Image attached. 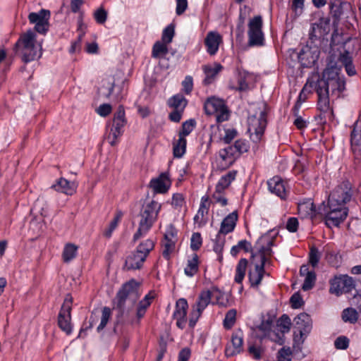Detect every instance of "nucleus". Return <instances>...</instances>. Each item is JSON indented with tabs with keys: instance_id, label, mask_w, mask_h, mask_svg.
Listing matches in <instances>:
<instances>
[{
	"instance_id": "52",
	"label": "nucleus",
	"mask_w": 361,
	"mask_h": 361,
	"mask_svg": "<svg viewBox=\"0 0 361 361\" xmlns=\"http://www.w3.org/2000/svg\"><path fill=\"white\" fill-rule=\"evenodd\" d=\"M292 351L289 347H283L278 352L276 361H291Z\"/></svg>"
},
{
	"instance_id": "42",
	"label": "nucleus",
	"mask_w": 361,
	"mask_h": 361,
	"mask_svg": "<svg viewBox=\"0 0 361 361\" xmlns=\"http://www.w3.org/2000/svg\"><path fill=\"white\" fill-rule=\"evenodd\" d=\"M196 125L195 119H190L182 124V128L178 133V137L185 138L194 129Z\"/></svg>"
},
{
	"instance_id": "59",
	"label": "nucleus",
	"mask_w": 361,
	"mask_h": 361,
	"mask_svg": "<svg viewBox=\"0 0 361 361\" xmlns=\"http://www.w3.org/2000/svg\"><path fill=\"white\" fill-rule=\"evenodd\" d=\"M185 204V199L181 193H176L173 195L171 204L175 208H180Z\"/></svg>"
},
{
	"instance_id": "39",
	"label": "nucleus",
	"mask_w": 361,
	"mask_h": 361,
	"mask_svg": "<svg viewBox=\"0 0 361 361\" xmlns=\"http://www.w3.org/2000/svg\"><path fill=\"white\" fill-rule=\"evenodd\" d=\"M152 299V297L147 295L141 301H140L136 312V317L138 320L142 318L145 314L147 309L151 304Z\"/></svg>"
},
{
	"instance_id": "33",
	"label": "nucleus",
	"mask_w": 361,
	"mask_h": 361,
	"mask_svg": "<svg viewBox=\"0 0 361 361\" xmlns=\"http://www.w3.org/2000/svg\"><path fill=\"white\" fill-rule=\"evenodd\" d=\"M238 171L236 170H231L225 175L222 176L219 180L216 188L225 190L228 188L231 183L235 179Z\"/></svg>"
},
{
	"instance_id": "13",
	"label": "nucleus",
	"mask_w": 361,
	"mask_h": 361,
	"mask_svg": "<svg viewBox=\"0 0 361 361\" xmlns=\"http://www.w3.org/2000/svg\"><path fill=\"white\" fill-rule=\"evenodd\" d=\"M248 37L250 46H260L263 44L264 35L262 30V19L260 16H255L248 23Z\"/></svg>"
},
{
	"instance_id": "61",
	"label": "nucleus",
	"mask_w": 361,
	"mask_h": 361,
	"mask_svg": "<svg viewBox=\"0 0 361 361\" xmlns=\"http://www.w3.org/2000/svg\"><path fill=\"white\" fill-rule=\"evenodd\" d=\"M298 225L299 223L298 219L295 217H290L288 219L286 228L288 231L294 233L297 231Z\"/></svg>"
},
{
	"instance_id": "16",
	"label": "nucleus",
	"mask_w": 361,
	"mask_h": 361,
	"mask_svg": "<svg viewBox=\"0 0 361 361\" xmlns=\"http://www.w3.org/2000/svg\"><path fill=\"white\" fill-rule=\"evenodd\" d=\"M167 104L173 109L169 114V119L171 121L178 123L188 104V100L183 94H177L168 99Z\"/></svg>"
},
{
	"instance_id": "1",
	"label": "nucleus",
	"mask_w": 361,
	"mask_h": 361,
	"mask_svg": "<svg viewBox=\"0 0 361 361\" xmlns=\"http://www.w3.org/2000/svg\"><path fill=\"white\" fill-rule=\"evenodd\" d=\"M353 192L348 180L338 184L330 193L328 204L324 207L326 224L331 227L338 226L348 216L346 203L350 201Z\"/></svg>"
},
{
	"instance_id": "21",
	"label": "nucleus",
	"mask_w": 361,
	"mask_h": 361,
	"mask_svg": "<svg viewBox=\"0 0 361 361\" xmlns=\"http://www.w3.org/2000/svg\"><path fill=\"white\" fill-rule=\"evenodd\" d=\"M243 333L241 329H238L233 333L231 336V344L227 345L225 354L227 357H232L243 350Z\"/></svg>"
},
{
	"instance_id": "35",
	"label": "nucleus",
	"mask_w": 361,
	"mask_h": 361,
	"mask_svg": "<svg viewBox=\"0 0 361 361\" xmlns=\"http://www.w3.org/2000/svg\"><path fill=\"white\" fill-rule=\"evenodd\" d=\"M199 270V257L197 254H193L192 257L188 260L187 265L184 269V273L189 277L193 276Z\"/></svg>"
},
{
	"instance_id": "40",
	"label": "nucleus",
	"mask_w": 361,
	"mask_h": 361,
	"mask_svg": "<svg viewBox=\"0 0 361 361\" xmlns=\"http://www.w3.org/2000/svg\"><path fill=\"white\" fill-rule=\"evenodd\" d=\"M228 147L233 149L232 151L238 158L241 154L247 152L249 149L248 143L243 140H238L235 142L234 145H231Z\"/></svg>"
},
{
	"instance_id": "31",
	"label": "nucleus",
	"mask_w": 361,
	"mask_h": 361,
	"mask_svg": "<svg viewBox=\"0 0 361 361\" xmlns=\"http://www.w3.org/2000/svg\"><path fill=\"white\" fill-rule=\"evenodd\" d=\"M314 90V80L313 79L307 80V82L304 85L302 90H301L298 99L294 106L293 110L294 113L296 114L298 111L300 104L302 102H305L307 99V94L312 92V90Z\"/></svg>"
},
{
	"instance_id": "50",
	"label": "nucleus",
	"mask_w": 361,
	"mask_h": 361,
	"mask_svg": "<svg viewBox=\"0 0 361 361\" xmlns=\"http://www.w3.org/2000/svg\"><path fill=\"white\" fill-rule=\"evenodd\" d=\"M274 319L271 317H269L267 319H263L262 323L258 326V329L266 336L269 333L272 327Z\"/></svg>"
},
{
	"instance_id": "29",
	"label": "nucleus",
	"mask_w": 361,
	"mask_h": 361,
	"mask_svg": "<svg viewBox=\"0 0 361 361\" xmlns=\"http://www.w3.org/2000/svg\"><path fill=\"white\" fill-rule=\"evenodd\" d=\"M170 180L165 173H161L158 178L150 181L149 186L156 193H165L170 188Z\"/></svg>"
},
{
	"instance_id": "63",
	"label": "nucleus",
	"mask_w": 361,
	"mask_h": 361,
	"mask_svg": "<svg viewBox=\"0 0 361 361\" xmlns=\"http://www.w3.org/2000/svg\"><path fill=\"white\" fill-rule=\"evenodd\" d=\"M111 106L109 104H101L97 109V112L101 116L105 117L111 112Z\"/></svg>"
},
{
	"instance_id": "23",
	"label": "nucleus",
	"mask_w": 361,
	"mask_h": 361,
	"mask_svg": "<svg viewBox=\"0 0 361 361\" xmlns=\"http://www.w3.org/2000/svg\"><path fill=\"white\" fill-rule=\"evenodd\" d=\"M331 59H334V60L337 61L338 65L341 66V68L342 66H344L345 71L349 76H353L356 74L355 66L353 64L352 57L348 51L341 54L338 57L331 55L329 56L328 60H331Z\"/></svg>"
},
{
	"instance_id": "10",
	"label": "nucleus",
	"mask_w": 361,
	"mask_h": 361,
	"mask_svg": "<svg viewBox=\"0 0 361 361\" xmlns=\"http://www.w3.org/2000/svg\"><path fill=\"white\" fill-rule=\"evenodd\" d=\"M267 126L266 112L259 111V115H252L248 118V132L250 139L254 142L261 140Z\"/></svg>"
},
{
	"instance_id": "36",
	"label": "nucleus",
	"mask_w": 361,
	"mask_h": 361,
	"mask_svg": "<svg viewBox=\"0 0 361 361\" xmlns=\"http://www.w3.org/2000/svg\"><path fill=\"white\" fill-rule=\"evenodd\" d=\"M298 209L299 214L303 215L304 217L310 216L312 218L315 216L314 203L310 200L298 204Z\"/></svg>"
},
{
	"instance_id": "58",
	"label": "nucleus",
	"mask_w": 361,
	"mask_h": 361,
	"mask_svg": "<svg viewBox=\"0 0 361 361\" xmlns=\"http://www.w3.org/2000/svg\"><path fill=\"white\" fill-rule=\"evenodd\" d=\"M349 345V339L345 336L338 337L334 342V345L337 349L345 350Z\"/></svg>"
},
{
	"instance_id": "20",
	"label": "nucleus",
	"mask_w": 361,
	"mask_h": 361,
	"mask_svg": "<svg viewBox=\"0 0 361 361\" xmlns=\"http://www.w3.org/2000/svg\"><path fill=\"white\" fill-rule=\"evenodd\" d=\"M231 147L221 149L218 152L216 158L217 167L220 170H225L230 167L238 159Z\"/></svg>"
},
{
	"instance_id": "3",
	"label": "nucleus",
	"mask_w": 361,
	"mask_h": 361,
	"mask_svg": "<svg viewBox=\"0 0 361 361\" xmlns=\"http://www.w3.org/2000/svg\"><path fill=\"white\" fill-rule=\"evenodd\" d=\"M341 66L338 65L334 59L328 60L327 65L323 71L322 78L314 80V88L326 91L330 95H335L338 97L341 93L345 90V81L339 77Z\"/></svg>"
},
{
	"instance_id": "43",
	"label": "nucleus",
	"mask_w": 361,
	"mask_h": 361,
	"mask_svg": "<svg viewBox=\"0 0 361 361\" xmlns=\"http://www.w3.org/2000/svg\"><path fill=\"white\" fill-rule=\"evenodd\" d=\"M111 316V310L108 307H104L102 310V317L101 322L99 326H97V331L99 332L104 329L106 326L109 319Z\"/></svg>"
},
{
	"instance_id": "26",
	"label": "nucleus",
	"mask_w": 361,
	"mask_h": 361,
	"mask_svg": "<svg viewBox=\"0 0 361 361\" xmlns=\"http://www.w3.org/2000/svg\"><path fill=\"white\" fill-rule=\"evenodd\" d=\"M238 221V213L234 211L227 215L221 224V227L217 234V238H221V235H226L232 232L236 225Z\"/></svg>"
},
{
	"instance_id": "24",
	"label": "nucleus",
	"mask_w": 361,
	"mask_h": 361,
	"mask_svg": "<svg viewBox=\"0 0 361 361\" xmlns=\"http://www.w3.org/2000/svg\"><path fill=\"white\" fill-rule=\"evenodd\" d=\"M78 185L75 182H71L66 178H59L55 184L51 186L56 192L64 193L67 195H73L75 193Z\"/></svg>"
},
{
	"instance_id": "49",
	"label": "nucleus",
	"mask_w": 361,
	"mask_h": 361,
	"mask_svg": "<svg viewBox=\"0 0 361 361\" xmlns=\"http://www.w3.org/2000/svg\"><path fill=\"white\" fill-rule=\"evenodd\" d=\"M236 310L234 309L230 310L226 314L224 320V326L226 329H231L235 322Z\"/></svg>"
},
{
	"instance_id": "47",
	"label": "nucleus",
	"mask_w": 361,
	"mask_h": 361,
	"mask_svg": "<svg viewBox=\"0 0 361 361\" xmlns=\"http://www.w3.org/2000/svg\"><path fill=\"white\" fill-rule=\"evenodd\" d=\"M277 325L281 328L282 333L288 332L291 326V321L287 314H283L277 322Z\"/></svg>"
},
{
	"instance_id": "57",
	"label": "nucleus",
	"mask_w": 361,
	"mask_h": 361,
	"mask_svg": "<svg viewBox=\"0 0 361 361\" xmlns=\"http://www.w3.org/2000/svg\"><path fill=\"white\" fill-rule=\"evenodd\" d=\"M290 302L291 304V307L294 309L300 308L304 303L299 293H295L290 297Z\"/></svg>"
},
{
	"instance_id": "18",
	"label": "nucleus",
	"mask_w": 361,
	"mask_h": 361,
	"mask_svg": "<svg viewBox=\"0 0 361 361\" xmlns=\"http://www.w3.org/2000/svg\"><path fill=\"white\" fill-rule=\"evenodd\" d=\"M50 12L48 10L41 9L37 13H30L28 19L32 24H35V30L41 34H45L49 26V20Z\"/></svg>"
},
{
	"instance_id": "8",
	"label": "nucleus",
	"mask_w": 361,
	"mask_h": 361,
	"mask_svg": "<svg viewBox=\"0 0 361 361\" xmlns=\"http://www.w3.org/2000/svg\"><path fill=\"white\" fill-rule=\"evenodd\" d=\"M204 109L207 114L215 116L217 123L228 121L231 116V111L224 100L215 97L208 98L206 100Z\"/></svg>"
},
{
	"instance_id": "32",
	"label": "nucleus",
	"mask_w": 361,
	"mask_h": 361,
	"mask_svg": "<svg viewBox=\"0 0 361 361\" xmlns=\"http://www.w3.org/2000/svg\"><path fill=\"white\" fill-rule=\"evenodd\" d=\"M315 92L318 96V109L320 111L326 113L330 109L329 106V95L326 91L319 90L318 88H314Z\"/></svg>"
},
{
	"instance_id": "62",
	"label": "nucleus",
	"mask_w": 361,
	"mask_h": 361,
	"mask_svg": "<svg viewBox=\"0 0 361 361\" xmlns=\"http://www.w3.org/2000/svg\"><path fill=\"white\" fill-rule=\"evenodd\" d=\"M86 27H87V26L84 24V23L82 21V16L81 14L78 20V31L79 32V35H78L79 42H82V39L85 34Z\"/></svg>"
},
{
	"instance_id": "5",
	"label": "nucleus",
	"mask_w": 361,
	"mask_h": 361,
	"mask_svg": "<svg viewBox=\"0 0 361 361\" xmlns=\"http://www.w3.org/2000/svg\"><path fill=\"white\" fill-rule=\"evenodd\" d=\"M35 33L30 30L21 35L15 44V49L25 63L34 61L42 56V47L36 42Z\"/></svg>"
},
{
	"instance_id": "55",
	"label": "nucleus",
	"mask_w": 361,
	"mask_h": 361,
	"mask_svg": "<svg viewBox=\"0 0 361 361\" xmlns=\"http://www.w3.org/2000/svg\"><path fill=\"white\" fill-rule=\"evenodd\" d=\"M247 76H248V74L245 72L239 73V76H238V86L237 87L238 90L245 91L248 89L249 85L246 81Z\"/></svg>"
},
{
	"instance_id": "60",
	"label": "nucleus",
	"mask_w": 361,
	"mask_h": 361,
	"mask_svg": "<svg viewBox=\"0 0 361 361\" xmlns=\"http://www.w3.org/2000/svg\"><path fill=\"white\" fill-rule=\"evenodd\" d=\"M182 86L183 88V91L189 94L193 88V80L192 78L190 75H188L185 78L184 80L182 82Z\"/></svg>"
},
{
	"instance_id": "7",
	"label": "nucleus",
	"mask_w": 361,
	"mask_h": 361,
	"mask_svg": "<svg viewBox=\"0 0 361 361\" xmlns=\"http://www.w3.org/2000/svg\"><path fill=\"white\" fill-rule=\"evenodd\" d=\"M154 247V241L150 239L140 243L136 250L126 257L123 268L126 270L140 269Z\"/></svg>"
},
{
	"instance_id": "53",
	"label": "nucleus",
	"mask_w": 361,
	"mask_h": 361,
	"mask_svg": "<svg viewBox=\"0 0 361 361\" xmlns=\"http://www.w3.org/2000/svg\"><path fill=\"white\" fill-rule=\"evenodd\" d=\"M320 257L321 255L318 249L314 247H311L309 255V262L313 267L317 266Z\"/></svg>"
},
{
	"instance_id": "4",
	"label": "nucleus",
	"mask_w": 361,
	"mask_h": 361,
	"mask_svg": "<svg viewBox=\"0 0 361 361\" xmlns=\"http://www.w3.org/2000/svg\"><path fill=\"white\" fill-rule=\"evenodd\" d=\"M161 208V204L154 200L144 202L140 212L139 226L133 235V241H136L149 231L157 221Z\"/></svg>"
},
{
	"instance_id": "48",
	"label": "nucleus",
	"mask_w": 361,
	"mask_h": 361,
	"mask_svg": "<svg viewBox=\"0 0 361 361\" xmlns=\"http://www.w3.org/2000/svg\"><path fill=\"white\" fill-rule=\"evenodd\" d=\"M316 281V274L314 271H310V274L305 276V281L302 286L303 290H308L313 288Z\"/></svg>"
},
{
	"instance_id": "54",
	"label": "nucleus",
	"mask_w": 361,
	"mask_h": 361,
	"mask_svg": "<svg viewBox=\"0 0 361 361\" xmlns=\"http://www.w3.org/2000/svg\"><path fill=\"white\" fill-rule=\"evenodd\" d=\"M202 244V239L200 233H194L190 239V247L192 250H198Z\"/></svg>"
},
{
	"instance_id": "2",
	"label": "nucleus",
	"mask_w": 361,
	"mask_h": 361,
	"mask_svg": "<svg viewBox=\"0 0 361 361\" xmlns=\"http://www.w3.org/2000/svg\"><path fill=\"white\" fill-rule=\"evenodd\" d=\"M274 245V238L268 235L261 236L255 245L257 250L251 255V264L254 269L248 274L251 286L257 287L261 283L264 274V264L272 254L271 247Z\"/></svg>"
},
{
	"instance_id": "27",
	"label": "nucleus",
	"mask_w": 361,
	"mask_h": 361,
	"mask_svg": "<svg viewBox=\"0 0 361 361\" xmlns=\"http://www.w3.org/2000/svg\"><path fill=\"white\" fill-rule=\"evenodd\" d=\"M268 188L271 193H274L281 199L284 200L287 197V191L282 179L279 176H274L267 182Z\"/></svg>"
},
{
	"instance_id": "17",
	"label": "nucleus",
	"mask_w": 361,
	"mask_h": 361,
	"mask_svg": "<svg viewBox=\"0 0 361 361\" xmlns=\"http://www.w3.org/2000/svg\"><path fill=\"white\" fill-rule=\"evenodd\" d=\"M351 151L355 164L361 161V115L353 125L350 133Z\"/></svg>"
},
{
	"instance_id": "34",
	"label": "nucleus",
	"mask_w": 361,
	"mask_h": 361,
	"mask_svg": "<svg viewBox=\"0 0 361 361\" xmlns=\"http://www.w3.org/2000/svg\"><path fill=\"white\" fill-rule=\"evenodd\" d=\"M168 45L162 41H157L152 47V56L154 59L164 58L169 53Z\"/></svg>"
},
{
	"instance_id": "51",
	"label": "nucleus",
	"mask_w": 361,
	"mask_h": 361,
	"mask_svg": "<svg viewBox=\"0 0 361 361\" xmlns=\"http://www.w3.org/2000/svg\"><path fill=\"white\" fill-rule=\"evenodd\" d=\"M121 216V212H118L114 218V219L111 221L108 228L104 232V235L106 238H110L111 236L112 232L117 227L118 223L120 221Z\"/></svg>"
},
{
	"instance_id": "30",
	"label": "nucleus",
	"mask_w": 361,
	"mask_h": 361,
	"mask_svg": "<svg viewBox=\"0 0 361 361\" xmlns=\"http://www.w3.org/2000/svg\"><path fill=\"white\" fill-rule=\"evenodd\" d=\"M222 66L220 64L214 63V65H204L202 66V70L205 74L204 79V85L211 84L214 80L216 75L221 70Z\"/></svg>"
},
{
	"instance_id": "25",
	"label": "nucleus",
	"mask_w": 361,
	"mask_h": 361,
	"mask_svg": "<svg viewBox=\"0 0 361 361\" xmlns=\"http://www.w3.org/2000/svg\"><path fill=\"white\" fill-rule=\"evenodd\" d=\"M222 42V37L216 32H209L204 39L207 51L210 55H214L219 44Z\"/></svg>"
},
{
	"instance_id": "28",
	"label": "nucleus",
	"mask_w": 361,
	"mask_h": 361,
	"mask_svg": "<svg viewBox=\"0 0 361 361\" xmlns=\"http://www.w3.org/2000/svg\"><path fill=\"white\" fill-rule=\"evenodd\" d=\"M311 36L322 37L327 35L330 31V18L327 17H322L317 23H313L312 26Z\"/></svg>"
},
{
	"instance_id": "6",
	"label": "nucleus",
	"mask_w": 361,
	"mask_h": 361,
	"mask_svg": "<svg viewBox=\"0 0 361 361\" xmlns=\"http://www.w3.org/2000/svg\"><path fill=\"white\" fill-rule=\"evenodd\" d=\"M140 298L138 293V283L131 280L123 285L116 294V307L119 309L121 314H127Z\"/></svg>"
},
{
	"instance_id": "12",
	"label": "nucleus",
	"mask_w": 361,
	"mask_h": 361,
	"mask_svg": "<svg viewBox=\"0 0 361 361\" xmlns=\"http://www.w3.org/2000/svg\"><path fill=\"white\" fill-rule=\"evenodd\" d=\"M355 288L353 279L347 275L336 276L330 281L329 292L338 296Z\"/></svg>"
},
{
	"instance_id": "37",
	"label": "nucleus",
	"mask_w": 361,
	"mask_h": 361,
	"mask_svg": "<svg viewBox=\"0 0 361 361\" xmlns=\"http://www.w3.org/2000/svg\"><path fill=\"white\" fill-rule=\"evenodd\" d=\"M187 140L185 138L178 137L173 144V153L174 157L180 158L185 153Z\"/></svg>"
},
{
	"instance_id": "11",
	"label": "nucleus",
	"mask_w": 361,
	"mask_h": 361,
	"mask_svg": "<svg viewBox=\"0 0 361 361\" xmlns=\"http://www.w3.org/2000/svg\"><path fill=\"white\" fill-rule=\"evenodd\" d=\"M212 295V293L209 290L200 293L196 303L192 307L189 319L190 327L193 328L195 326L203 310L211 302Z\"/></svg>"
},
{
	"instance_id": "9",
	"label": "nucleus",
	"mask_w": 361,
	"mask_h": 361,
	"mask_svg": "<svg viewBox=\"0 0 361 361\" xmlns=\"http://www.w3.org/2000/svg\"><path fill=\"white\" fill-rule=\"evenodd\" d=\"M294 343L301 344L312 329V320L307 313H300L294 319Z\"/></svg>"
},
{
	"instance_id": "15",
	"label": "nucleus",
	"mask_w": 361,
	"mask_h": 361,
	"mask_svg": "<svg viewBox=\"0 0 361 361\" xmlns=\"http://www.w3.org/2000/svg\"><path fill=\"white\" fill-rule=\"evenodd\" d=\"M126 123L124 109L122 106H119L114 114L112 128L107 137L111 145H116L117 138L122 134L121 129L126 125Z\"/></svg>"
},
{
	"instance_id": "56",
	"label": "nucleus",
	"mask_w": 361,
	"mask_h": 361,
	"mask_svg": "<svg viewBox=\"0 0 361 361\" xmlns=\"http://www.w3.org/2000/svg\"><path fill=\"white\" fill-rule=\"evenodd\" d=\"M94 18L97 23L104 24L107 18V12L103 8H99L94 11Z\"/></svg>"
},
{
	"instance_id": "45",
	"label": "nucleus",
	"mask_w": 361,
	"mask_h": 361,
	"mask_svg": "<svg viewBox=\"0 0 361 361\" xmlns=\"http://www.w3.org/2000/svg\"><path fill=\"white\" fill-rule=\"evenodd\" d=\"M342 318L344 322L355 323L358 319L357 312L353 308H346L343 311Z\"/></svg>"
},
{
	"instance_id": "41",
	"label": "nucleus",
	"mask_w": 361,
	"mask_h": 361,
	"mask_svg": "<svg viewBox=\"0 0 361 361\" xmlns=\"http://www.w3.org/2000/svg\"><path fill=\"white\" fill-rule=\"evenodd\" d=\"M78 247L73 244H67L63 252V259L65 262H69L76 256Z\"/></svg>"
},
{
	"instance_id": "46",
	"label": "nucleus",
	"mask_w": 361,
	"mask_h": 361,
	"mask_svg": "<svg viewBox=\"0 0 361 361\" xmlns=\"http://www.w3.org/2000/svg\"><path fill=\"white\" fill-rule=\"evenodd\" d=\"M212 199L214 203L219 204L221 206L224 207L228 204V200L224 196V190L215 187V191L212 195Z\"/></svg>"
},
{
	"instance_id": "38",
	"label": "nucleus",
	"mask_w": 361,
	"mask_h": 361,
	"mask_svg": "<svg viewBox=\"0 0 361 361\" xmlns=\"http://www.w3.org/2000/svg\"><path fill=\"white\" fill-rule=\"evenodd\" d=\"M247 260L245 258L240 259L238 262L235 269V281L238 283H241L246 272Z\"/></svg>"
},
{
	"instance_id": "22",
	"label": "nucleus",
	"mask_w": 361,
	"mask_h": 361,
	"mask_svg": "<svg viewBox=\"0 0 361 361\" xmlns=\"http://www.w3.org/2000/svg\"><path fill=\"white\" fill-rule=\"evenodd\" d=\"M188 304L185 299L180 298L176 304V309L173 312V317L176 319V325L183 329L186 323L187 310Z\"/></svg>"
},
{
	"instance_id": "19",
	"label": "nucleus",
	"mask_w": 361,
	"mask_h": 361,
	"mask_svg": "<svg viewBox=\"0 0 361 361\" xmlns=\"http://www.w3.org/2000/svg\"><path fill=\"white\" fill-rule=\"evenodd\" d=\"M177 242V230L173 225L167 227L162 241L163 252L164 258L169 259L170 255L174 251Z\"/></svg>"
},
{
	"instance_id": "44",
	"label": "nucleus",
	"mask_w": 361,
	"mask_h": 361,
	"mask_svg": "<svg viewBox=\"0 0 361 361\" xmlns=\"http://www.w3.org/2000/svg\"><path fill=\"white\" fill-rule=\"evenodd\" d=\"M174 35L175 26L173 24H170L164 29L161 41L169 44L172 42Z\"/></svg>"
},
{
	"instance_id": "14",
	"label": "nucleus",
	"mask_w": 361,
	"mask_h": 361,
	"mask_svg": "<svg viewBox=\"0 0 361 361\" xmlns=\"http://www.w3.org/2000/svg\"><path fill=\"white\" fill-rule=\"evenodd\" d=\"M72 298L67 295L58 316V325L66 334L72 332L71 320Z\"/></svg>"
},
{
	"instance_id": "64",
	"label": "nucleus",
	"mask_w": 361,
	"mask_h": 361,
	"mask_svg": "<svg viewBox=\"0 0 361 361\" xmlns=\"http://www.w3.org/2000/svg\"><path fill=\"white\" fill-rule=\"evenodd\" d=\"M237 130L235 129H227L225 131V135L223 137V140L226 143H230L236 136Z\"/></svg>"
}]
</instances>
